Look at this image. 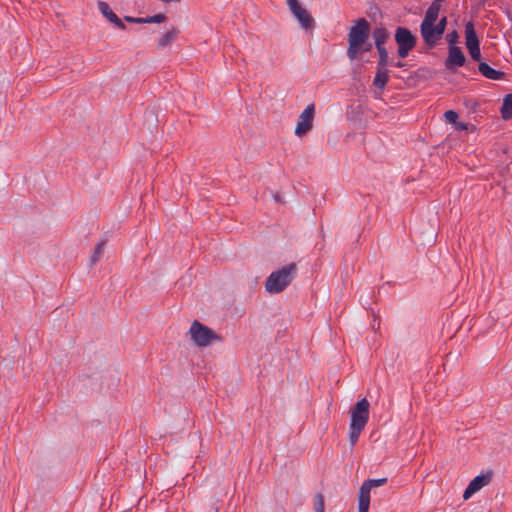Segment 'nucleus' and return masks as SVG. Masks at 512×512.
I'll list each match as a JSON object with an SVG mask.
<instances>
[{"label": "nucleus", "instance_id": "1", "mask_svg": "<svg viewBox=\"0 0 512 512\" xmlns=\"http://www.w3.org/2000/svg\"><path fill=\"white\" fill-rule=\"evenodd\" d=\"M370 25L365 18L358 19L348 33L347 57L352 61L359 55L369 52L372 44L369 41Z\"/></svg>", "mask_w": 512, "mask_h": 512}, {"label": "nucleus", "instance_id": "2", "mask_svg": "<svg viewBox=\"0 0 512 512\" xmlns=\"http://www.w3.org/2000/svg\"><path fill=\"white\" fill-rule=\"evenodd\" d=\"M369 406L367 399L363 398L351 409L349 442L352 447L357 443L362 430L368 422Z\"/></svg>", "mask_w": 512, "mask_h": 512}, {"label": "nucleus", "instance_id": "3", "mask_svg": "<svg viewBox=\"0 0 512 512\" xmlns=\"http://www.w3.org/2000/svg\"><path fill=\"white\" fill-rule=\"evenodd\" d=\"M297 273L295 263H289L286 266L272 272L265 283V288L270 294L282 292L294 279Z\"/></svg>", "mask_w": 512, "mask_h": 512}, {"label": "nucleus", "instance_id": "4", "mask_svg": "<svg viewBox=\"0 0 512 512\" xmlns=\"http://www.w3.org/2000/svg\"><path fill=\"white\" fill-rule=\"evenodd\" d=\"M374 39L379 53L378 71L373 82L374 96L381 100L384 94V28L374 31Z\"/></svg>", "mask_w": 512, "mask_h": 512}, {"label": "nucleus", "instance_id": "5", "mask_svg": "<svg viewBox=\"0 0 512 512\" xmlns=\"http://www.w3.org/2000/svg\"><path fill=\"white\" fill-rule=\"evenodd\" d=\"M192 342L198 347H207L213 342H219L222 338L211 328L194 320L189 329Z\"/></svg>", "mask_w": 512, "mask_h": 512}, {"label": "nucleus", "instance_id": "6", "mask_svg": "<svg viewBox=\"0 0 512 512\" xmlns=\"http://www.w3.org/2000/svg\"><path fill=\"white\" fill-rule=\"evenodd\" d=\"M435 14V8L430 11H426L424 19L420 25L421 36L425 44L430 48L435 47L443 36V34H441V32H439L435 27V23L438 19V16Z\"/></svg>", "mask_w": 512, "mask_h": 512}, {"label": "nucleus", "instance_id": "7", "mask_svg": "<svg viewBox=\"0 0 512 512\" xmlns=\"http://www.w3.org/2000/svg\"><path fill=\"white\" fill-rule=\"evenodd\" d=\"M395 41L398 45V55L401 58H405L416 46L417 39L409 29L398 27L395 32Z\"/></svg>", "mask_w": 512, "mask_h": 512}, {"label": "nucleus", "instance_id": "8", "mask_svg": "<svg viewBox=\"0 0 512 512\" xmlns=\"http://www.w3.org/2000/svg\"><path fill=\"white\" fill-rule=\"evenodd\" d=\"M384 485V478L368 479L364 481L358 494V512H368L370 506V492L373 487Z\"/></svg>", "mask_w": 512, "mask_h": 512}, {"label": "nucleus", "instance_id": "9", "mask_svg": "<svg viewBox=\"0 0 512 512\" xmlns=\"http://www.w3.org/2000/svg\"><path fill=\"white\" fill-rule=\"evenodd\" d=\"M287 6L289 7L293 16L298 20L300 26L303 29H313L315 21L310 13L303 8L298 0H286Z\"/></svg>", "mask_w": 512, "mask_h": 512}, {"label": "nucleus", "instance_id": "10", "mask_svg": "<svg viewBox=\"0 0 512 512\" xmlns=\"http://www.w3.org/2000/svg\"><path fill=\"white\" fill-rule=\"evenodd\" d=\"M314 115V104H309L298 118V122L295 128V134L297 136L301 137L312 129Z\"/></svg>", "mask_w": 512, "mask_h": 512}, {"label": "nucleus", "instance_id": "11", "mask_svg": "<svg viewBox=\"0 0 512 512\" xmlns=\"http://www.w3.org/2000/svg\"><path fill=\"white\" fill-rule=\"evenodd\" d=\"M466 58L460 47H448V57L445 61V67L448 70H454L465 64Z\"/></svg>", "mask_w": 512, "mask_h": 512}, {"label": "nucleus", "instance_id": "12", "mask_svg": "<svg viewBox=\"0 0 512 512\" xmlns=\"http://www.w3.org/2000/svg\"><path fill=\"white\" fill-rule=\"evenodd\" d=\"M491 481L490 474H481L476 476L474 479L470 481L467 488L464 491L463 498L465 500L469 499L474 493L479 491L484 486L488 485Z\"/></svg>", "mask_w": 512, "mask_h": 512}, {"label": "nucleus", "instance_id": "13", "mask_svg": "<svg viewBox=\"0 0 512 512\" xmlns=\"http://www.w3.org/2000/svg\"><path fill=\"white\" fill-rule=\"evenodd\" d=\"M99 11L102 15L112 24H114L117 28L121 30L126 29V25L123 21L111 10L109 5L104 1L98 2Z\"/></svg>", "mask_w": 512, "mask_h": 512}, {"label": "nucleus", "instance_id": "14", "mask_svg": "<svg viewBox=\"0 0 512 512\" xmlns=\"http://www.w3.org/2000/svg\"><path fill=\"white\" fill-rule=\"evenodd\" d=\"M479 72L486 78L491 80H500L503 79L505 73L499 70H495L490 67L486 62H480L478 65Z\"/></svg>", "mask_w": 512, "mask_h": 512}, {"label": "nucleus", "instance_id": "15", "mask_svg": "<svg viewBox=\"0 0 512 512\" xmlns=\"http://www.w3.org/2000/svg\"><path fill=\"white\" fill-rule=\"evenodd\" d=\"M180 33L179 29L172 27L169 31H167L165 34L162 35L161 38H159L157 42V46L160 49H163L167 46H169L171 43H173L178 34Z\"/></svg>", "mask_w": 512, "mask_h": 512}, {"label": "nucleus", "instance_id": "16", "mask_svg": "<svg viewBox=\"0 0 512 512\" xmlns=\"http://www.w3.org/2000/svg\"><path fill=\"white\" fill-rule=\"evenodd\" d=\"M465 36H466V47L467 49L471 47L479 46V40L476 35L474 25L472 22H468L465 25Z\"/></svg>", "mask_w": 512, "mask_h": 512}, {"label": "nucleus", "instance_id": "17", "mask_svg": "<svg viewBox=\"0 0 512 512\" xmlns=\"http://www.w3.org/2000/svg\"><path fill=\"white\" fill-rule=\"evenodd\" d=\"M501 116L505 120L510 119L512 117V94H508L504 98L501 108Z\"/></svg>", "mask_w": 512, "mask_h": 512}, {"label": "nucleus", "instance_id": "18", "mask_svg": "<svg viewBox=\"0 0 512 512\" xmlns=\"http://www.w3.org/2000/svg\"><path fill=\"white\" fill-rule=\"evenodd\" d=\"M105 243V241H101L96 245L95 250L90 259L91 265L95 264L99 260L104 249Z\"/></svg>", "mask_w": 512, "mask_h": 512}, {"label": "nucleus", "instance_id": "19", "mask_svg": "<svg viewBox=\"0 0 512 512\" xmlns=\"http://www.w3.org/2000/svg\"><path fill=\"white\" fill-rule=\"evenodd\" d=\"M315 512H324V496L322 493H317L314 499Z\"/></svg>", "mask_w": 512, "mask_h": 512}, {"label": "nucleus", "instance_id": "20", "mask_svg": "<svg viewBox=\"0 0 512 512\" xmlns=\"http://www.w3.org/2000/svg\"><path fill=\"white\" fill-rule=\"evenodd\" d=\"M145 23H162L166 21V16L162 13L144 17Z\"/></svg>", "mask_w": 512, "mask_h": 512}, {"label": "nucleus", "instance_id": "21", "mask_svg": "<svg viewBox=\"0 0 512 512\" xmlns=\"http://www.w3.org/2000/svg\"><path fill=\"white\" fill-rule=\"evenodd\" d=\"M446 40L448 42V47H457L456 43L459 40V34L456 30H453L452 32L448 33L446 35Z\"/></svg>", "mask_w": 512, "mask_h": 512}, {"label": "nucleus", "instance_id": "22", "mask_svg": "<svg viewBox=\"0 0 512 512\" xmlns=\"http://www.w3.org/2000/svg\"><path fill=\"white\" fill-rule=\"evenodd\" d=\"M447 122L456 125L458 120V114L453 110H448L444 114Z\"/></svg>", "mask_w": 512, "mask_h": 512}, {"label": "nucleus", "instance_id": "23", "mask_svg": "<svg viewBox=\"0 0 512 512\" xmlns=\"http://www.w3.org/2000/svg\"><path fill=\"white\" fill-rule=\"evenodd\" d=\"M469 51V54L471 56V58L475 61H479L480 58H481V52H480V47L479 46H476V47H471L468 49Z\"/></svg>", "mask_w": 512, "mask_h": 512}, {"label": "nucleus", "instance_id": "24", "mask_svg": "<svg viewBox=\"0 0 512 512\" xmlns=\"http://www.w3.org/2000/svg\"><path fill=\"white\" fill-rule=\"evenodd\" d=\"M446 26H447V17H446V16H443V17L438 21V23H437V24L435 23V27L437 28V30H438L439 32H441V34H444L445 29H446Z\"/></svg>", "mask_w": 512, "mask_h": 512}, {"label": "nucleus", "instance_id": "25", "mask_svg": "<svg viewBox=\"0 0 512 512\" xmlns=\"http://www.w3.org/2000/svg\"><path fill=\"white\" fill-rule=\"evenodd\" d=\"M445 0H434L432 2V4L428 7L427 11H430L431 9L435 8L436 9V16H439V12H440V9H441V3L444 2Z\"/></svg>", "mask_w": 512, "mask_h": 512}, {"label": "nucleus", "instance_id": "26", "mask_svg": "<svg viewBox=\"0 0 512 512\" xmlns=\"http://www.w3.org/2000/svg\"><path fill=\"white\" fill-rule=\"evenodd\" d=\"M124 20L129 23L143 24L145 23L144 18L125 16Z\"/></svg>", "mask_w": 512, "mask_h": 512}, {"label": "nucleus", "instance_id": "27", "mask_svg": "<svg viewBox=\"0 0 512 512\" xmlns=\"http://www.w3.org/2000/svg\"><path fill=\"white\" fill-rule=\"evenodd\" d=\"M380 325H381L380 318L379 317L374 318L373 323H372V328L373 329H380Z\"/></svg>", "mask_w": 512, "mask_h": 512}, {"label": "nucleus", "instance_id": "28", "mask_svg": "<svg viewBox=\"0 0 512 512\" xmlns=\"http://www.w3.org/2000/svg\"><path fill=\"white\" fill-rule=\"evenodd\" d=\"M456 126V129L458 130H467L468 129V124L467 123H458L455 125Z\"/></svg>", "mask_w": 512, "mask_h": 512}, {"label": "nucleus", "instance_id": "29", "mask_svg": "<svg viewBox=\"0 0 512 512\" xmlns=\"http://www.w3.org/2000/svg\"><path fill=\"white\" fill-rule=\"evenodd\" d=\"M372 15H373V16H375V12H373V11L371 10V11H370V13H369V16H372Z\"/></svg>", "mask_w": 512, "mask_h": 512}, {"label": "nucleus", "instance_id": "30", "mask_svg": "<svg viewBox=\"0 0 512 512\" xmlns=\"http://www.w3.org/2000/svg\"><path fill=\"white\" fill-rule=\"evenodd\" d=\"M280 512H285V510H284V509H281V511H280Z\"/></svg>", "mask_w": 512, "mask_h": 512}, {"label": "nucleus", "instance_id": "31", "mask_svg": "<svg viewBox=\"0 0 512 512\" xmlns=\"http://www.w3.org/2000/svg\"><path fill=\"white\" fill-rule=\"evenodd\" d=\"M216 512H218V511L216 510Z\"/></svg>", "mask_w": 512, "mask_h": 512}]
</instances>
